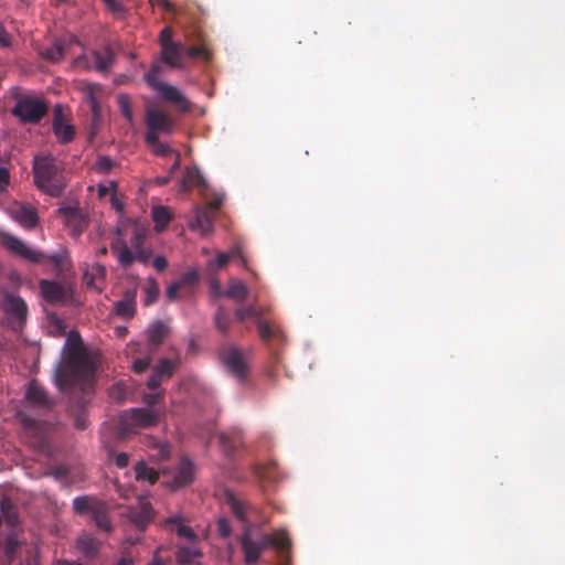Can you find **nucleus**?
<instances>
[{
	"instance_id": "1",
	"label": "nucleus",
	"mask_w": 565,
	"mask_h": 565,
	"mask_svg": "<svg viewBox=\"0 0 565 565\" xmlns=\"http://www.w3.org/2000/svg\"><path fill=\"white\" fill-rule=\"evenodd\" d=\"M96 367V356L89 351L78 332L70 331L61 362L55 370V383L61 391L90 390Z\"/></svg>"
},
{
	"instance_id": "2",
	"label": "nucleus",
	"mask_w": 565,
	"mask_h": 565,
	"mask_svg": "<svg viewBox=\"0 0 565 565\" xmlns=\"http://www.w3.org/2000/svg\"><path fill=\"white\" fill-rule=\"evenodd\" d=\"M224 501L236 519L243 523L239 542L244 553V562L247 565L255 564L269 546L279 552H285L290 547V539L284 530L270 535L263 534L257 525L248 523L252 510L234 493L226 491Z\"/></svg>"
},
{
	"instance_id": "3",
	"label": "nucleus",
	"mask_w": 565,
	"mask_h": 565,
	"mask_svg": "<svg viewBox=\"0 0 565 565\" xmlns=\"http://www.w3.org/2000/svg\"><path fill=\"white\" fill-rule=\"evenodd\" d=\"M34 182L36 186L51 196H60L66 185L62 163L51 154H39L33 162Z\"/></svg>"
},
{
	"instance_id": "4",
	"label": "nucleus",
	"mask_w": 565,
	"mask_h": 565,
	"mask_svg": "<svg viewBox=\"0 0 565 565\" xmlns=\"http://www.w3.org/2000/svg\"><path fill=\"white\" fill-rule=\"evenodd\" d=\"M163 408L139 407L124 412L119 417V434L125 437L137 429L147 428L158 424Z\"/></svg>"
},
{
	"instance_id": "5",
	"label": "nucleus",
	"mask_w": 565,
	"mask_h": 565,
	"mask_svg": "<svg viewBox=\"0 0 565 565\" xmlns=\"http://www.w3.org/2000/svg\"><path fill=\"white\" fill-rule=\"evenodd\" d=\"M160 71L161 67L159 65H153L151 70L145 74V81L158 93L161 99L173 104L181 111H186L190 106L188 98L178 87L160 81Z\"/></svg>"
},
{
	"instance_id": "6",
	"label": "nucleus",
	"mask_w": 565,
	"mask_h": 565,
	"mask_svg": "<svg viewBox=\"0 0 565 565\" xmlns=\"http://www.w3.org/2000/svg\"><path fill=\"white\" fill-rule=\"evenodd\" d=\"M40 291L43 299L53 306L76 303L75 290L68 281L40 280Z\"/></svg>"
},
{
	"instance_id": "7",
	"label": "nucleus",
	"mask_w": 565,
	"mask_h": 565,
	"mask_svg": "<svg viewBox=\"0 0 565 565\" xmlns=\"http://www.w3.org/2000/svg\"><path fill=\"white\" fill-rule=\"evenodd\" d=\"M47 109L49 107L44 99L33 96H22L12 108V114L23 124H34L39 122L44 117Z\"/></svg>"
},
{
	"instance_id": "8",
	"label": "nucleus",
	"mask_w": 565,
	"mask_h": 565,
	"mask_svg": "<svg viewBox=\"0 0 565 565\" xmlns=\"http://www.w3.org/2000/svg\"><path fill=\"white\" fill-rule=\"evenodd\" d=\"M1 306L7 326L13 331H21L28 316L25 301L14 294L4 292Z\"/></svg>"
},
{
	"instance_id": "9",
	"label": "nucleus",
	"mask_w": 565,
	"mask_h": 565,
	"mask_svg": "<svg viewBox=\"0 0 565 565\" xmlns=\"http://www.w3.org/2000/svg\"><path fill=\"white\" fill-rule=\"evenodd\" d=\"M115 61L114 52L109 47L103 51H92L89 54H83L75 58L74 65L77 68L107 72Z\"/></svg>"
},
{
	"instance_id": "10",
	"label": "nucleus",
	"mask_w": 565,
	"mask_h": 565,
	"mask_svg": "<svg viewBox=\"0 0 565 565\" xmlns=\"http://www.w3.org/2000/svg\"><path fill=\"white\" fill-rule=\"evenodd\" d=\"M146 136H157L160 134L170 135L173 131V119L163 110L149 107L146 110Z\"/></svg>"
},
{
	"instance_id": "11",
	"label": "nucleus",
	"mask_w": 565,
	"mask_h": 565,
	"mask_svg": "<svg viewBox=\"0 0 565 565\" xmlns=\"http://www.w3.org/2000/svg\"><path fill=\"white\" fill-rule=\"evenodd\" d=\"M1 243L11 253L31 263L39 264L45 258L42 252L30 247L25 242L9 233L1 235Z\"/></svg>"
},
{
	"instance_id": "12",
	"label": "nucleus",
	"mask_w": 565,
	"mask_h": 565,
	"mask_svg": "<svg viewBox=\"0 0 565 565\" xmlns=\"http://www.w3.org/2000/svg\"><path fill=\"white\" fill-rule=\"evenodd\" d=\"M10 217L24 228H33L39 216L34 207L23 203H14L8 209Z\"/></svg>"
},
{
	"instance_id": "13",
	"label": "nucleus",
	"mask_w": 565,
	"mask_h": 565,
	"mask_svg": "<svg viewBox=\"0 0 565 565\" xmlns=\"http://www.w3.org/2000/svg\"><path fill=\"white\" fill-rule=\"evenodd\" d=\"M222 360L228 371L239 381L244 380L247 374V363L241 351L237 349H228L223 355Z\"/></svg>"
},
{
	"instance_id": "14",
	"label": "nucleus",
	"mask_w": 565,
	"mask_h": 565,
	"mask_svg": "<svg viewBox=\"0 0 565 565\" xmlns=\"http://www.w3.org/2000/svg\"><path fill=\"white\" fill-rule=\"evenodd\" d=\"M150 257H151L150 249L142 248V247L131 249L125 244V242H122V247L118 252V262L125 268L130 267L135 260H138V262L147 265L150 260Z\"/></svg>"
},
{
	"instance_id": "15",
	"label": "nucleus",
	"mask_w": 565,
	"mask_h": 565,
	"mask_svg": "<svg viewBox=\"0 0 565 565\" xmlns=\"http://www.w3.org/2000/svg\"><path fill=\"white\" fill-rule=\"evenodd\" d=\"M184 50L185 46L181 42L167 43L161 49V60L172 68H183Z\"/></svg>"
},
{
	"instance_id": "16",
	"label": "nucleus",
	"mask_w": 565,
	"mask_h": 565,
	"mask_svg": "<svg viewBox=\"0 0 565 565\" xmlns=\"http://www.w3.org/2000/svg\"><path fill=\"white\" fill-rule=\"evenodd\" d=\"M175 364L168 360L163 359L160 363L153 369L150 379L147 382V386L150 391L158 390L160 384L163 381H167L173 374Z\"/></svg>"
},
{
	"instance_id": "17",
	"label": "nucleus",
	"mask_w": 565,
	"mask_h": 565,
	"mask_svg": "<svg viewBox=\"0 0 565 565\" xmlns=\"http://www.w3.org/2000/svg\"><path fill=\"white\" fill-rule=\"evenodd\" d=\"M53 130L61 142H68L74 137V128L65 122L63 109L60 105L54 109Z\"/></svg>"
},
{
	"instance_id": "18",
	"label": "nucleus",
	"mask_w": 565,
	"mask_h": 565,
	"mask_svg": "<svg viewBox=\"0 0 565 565\" xmlns=\"http://www.w3.org/2000/svg\"><path fill=\"white\" fill-rule=\"evenodd\" d=\"M160 472L164 473L166 471L160 468H156L152 465V460L146 461L140 460L135 465V473L136 480L141 482H147L148 484H154L159 478Z\"/></svg>"
},
{
	"instance_id": "19",
	"label": "nucleus",
	"mask_w": 565,
	"mask_h": 565,
	"mask_svg": "<svg viewBox=\"0 0 565 565\" xmlns=\"http://www.w3.org/2000/svg\"><path fill=\"white\" fill-rule=\"evenodd\" d=\"M194 478V466L188 458H182L178 465L171 487L182 488L189 484Z\"/></svg>"
},
{
	"instance_id": "20",
	"label": "nucleus",
	"mask_w": 565,
	"mask_h": 565,
	"mask_svg": "<svg viewBox=\"0 0 565 565\" xmlns=\"http://www.w3.org/2000/svg\"><path fill=\"white\" fill-rule=\"evenodd\" d=\"M194 213L195 215L190 222V227L201 235H206L212 232L213 225L209 212L204 209L196 207Z\"/></svg>"
},
{
	"instance_id": "21",
	"label": "nucleus",
	"mask_w": 565,
	"mask_h": 565,
	"mask_svg": "<svg viewBox=\"0 0 565 565\" xmlns=\"http://www.w3.org/2000/svg\"><path fill=\"white\" fill-rule=\"evenodd\" d=\"M164 526L174 529L180 537L189 541H193L195 539L194 532L191 527L184 524V519L179 513L169 516L164 522Z\"/></svg>"
},
{
	"instance_id": "22",
	"label": "nucleus",
	"mask_w": 565,
	"mask_h": 565,
	"mask_svg": "<svg viewBox=\"0 0 565 565\" xmlns=\"http://www.w3.org/2000/svg\"><path fill=\"white\" fill-rule=\"evenodd\" d=\"M25 397L38 407H49L51 405L46 392L34 381L30 383Z\"/></svg>"
},
{
	"instance_id": "23",
	"label": "nucleus",
	"mask_w": 565,
	"mask_h": 565,
	"mask_svg": "<svg viewBox=\"0 0 565 565\" xmlns=\"http://www.w3.org/2000/svg\"><path fill=\"white\" fill-rule=\"evenodd\" d=\"M60 214H63L66 217V225L72 228L74 235H78L84 231L85 220L78 214V212L73 207H61L58 210Z\"/></svg>"
},
{
	"instance_id": "24",
	"label": "nucleus",
	"mask_w": 565,
	"mask_h": 565,
	"mask_svg": "<svg viewBox=\"0 0 565 565\" xmlns=\"http://www.w3.org/2000/svg\"><path fill=\"white\" fill-rule=\"evenodd\" d=\"M241 253H242V250H241V247H238V246L233 247L227 253H221L215 258L207 260L206 269L210 273H215L216 270L225 267L232 258H234L236 256H241Z\"/></svg>"
},
{
	"instance_id": "25",
	"label": "nucleus",
	"mask_w": 565,
	"mask_h": 565,
	"mask_svg": "<svg viewBox=\"0 0 565 565\" xmlns=\"http://www.w3.org/2000/svg\"><path fill=\"white\" fill-rule=\"evenodd\" d=\"M106 269L100 264H94L84 273V281L88 287L102 290L100 281L104 279Z\"/></svg>"
},
{
	"instance_id": "26",
	"label": "nucleus",
	"mask_w": 565,
	"mask_h": 565,
	"mask_svg": "<svg viewBox=\"0 0 565 565\" xmlns=\"http://www.w3.org/2000/svg\"><path fill=\"white\" fill-rule=\"evenodd\" d=\"M249 295L248 287L239 279L232 278L228 281V288L224 291V296L235 301H243Z\"/></svg>"
},
{
	"instance_id": "27",
	"label": "nucleus",
	"mask_w": 565,
	"mask_h": 565,
	"mask_svg": "<svg viewBox=\"0 0 565 565\" xmlns=\"http://www.w3.org/2000/svg\"><path fill=\"white\" fill-rule=\"evenodd\" d=\"M204 188L205 180L201 171L196 167L186 168L181 183V190L185 191L189 188Z\"/></svg>"
},
{
	"instance_id": "28",
	"label": "nucleus",
	"mask_w": 565,
	"mask_h": 565,
	"mask_svg": "<svg viewBox=\"0 0 565 565\" xmlns=\"http://www.w3.org/2000/svg\"><path fill=\"white\" fill-rule=\"evenodd\" d=\"M100 501L89 495L77 497L73 500V509L77 514H92Z\"/></svg>"
},
{
	"instance_id": "29",
	"label": "nucleus",
	"mask_w": 565,
	"mask_h": 565,
	"mask_svg": "<svg viewBox=\"0 0 565 565\" xmlns=\"http://www.w3.org/2000/svg\"><path fill=\"white\" fill-rule=\"evenodd\" d=\"M153 516V511L149 502L140 501L139 511L134 512L131 515L132 522L137 527L143 529Z\"/></svg>"
},
{
	"instance_id": "30",
	"label": "nucleus",
	"mask_w": 565,
	"mask_h": 565,
	"mask_svg": "<svg viewBox=\"0 0 565 565\" xmlns=\"http://www.w3.org/2000/svg\"><path fill=\"white\" fill-rule=\"evenodd\" d=\"M100 546V542L87 533H83L77 539V547L86 556L95 555Z\"/></svg>"
},
{
	"instance_id": "31",
	"label": "nucleus",
	"mask_w": 565,
	"mask_h": 565,
	"mask_svg": "<svg viewBox=\"0 0 565 565\" xmlns=\"http://www.w3.org/2000/svg\"><path fill=\"white\" fill-rule=\"evenodd\" d=\"M90 515L99 530L105 532H109L111 530V522L109 520L107 508L104 503L100 502Z\"/></svg>"
},
{
	"instance_id": "32",
	"label": "nucleus",
	"mask_w": 565,
	"mask_h": 565,
	"mask_svg": "<svg viewBox=\"0 0 565 565\" xmlns=\"http://www.w3.org/2000/svg\"><path fill=\"white\" fill-rule=\"evenodd\" d=\"M145 141L156 156L167 157L177 152L168 143L162 142L157 136H145Z\"/></svg>"
},
{
	"instance_id": "33",
	"label": "nucleus",
	"mask_w": 565,
	"mask_h": 565,
	"mask_svg": "<svg viewBox=\"0 0 565 565\" xmlns=\"http://www.w3.org/2000/svg\"><path fill=\"white\" fill-rule=\"evenodd\" d=\"M166 334L167 327L161 321L151 323L147 330L148 340L153 347L159 345L164 339Z\"/></svg>"
},
{
	"instance_id": "34",
	"label": "nucleus",
	"mask_w": 565,
	"mask_h": 565,
	"mask_svg": "<svg viewBox=\"0 0 565 565\" xmlns=\"http://www.w3.org/2000/svg\"><path fill=\"white\" fill-rule=\"evenodd\" d=\"M41 54L44 58H46L50 62L56 63V62L61 61L65 55L64 41L63 40L55 41V43L52 46L44 49L41 52Z\"/></svg>"
},
{
	"instance_id": "35",
	"label": "nucleus",
	"mask_w": 565,
	"mask_h": 565,
	"mask_svg": "<svg viewBox=\"0 0 565 565\" xmlns=\"http://www.w3.org/2000/svg\"><path fill=\"white\" fill-rule=\"evenodd\" d=\"M201 556L195 546H180L177 552V561L180 564H193Z\"/></svg>"
},
{
	"instance_id": "36",
	"label": "nucleus",
	"mask_w": 565,
	"mask_h": 565,
	"mask_svg": "<svg viewBox=\"0 0 565 565\" xmlns=\"http://www.w3.org/2000/svg\"><path fill=\"white\" fill-rule=\"evenodd\" d=\"M152 218L156 223V230L158 232L163 231V228L168 225L171 220V214L169 210L164 206H154L152 209Z\"/></svg>"
},
{
	"instance_id": "37",
	"label": "nucleus",
	"mask_w": 565,
	"mask_h": 565,
	"mask_svg": "<svg viewBox=\"0 0 565 565\" xmlns=\"http://www.w3.org/2000/svg\"><path fill=\"white\" fill-rule=\"evenodd\" d=\"M115 312L122 318H131L135 313L134 298L127 296L125 299L119 300L115 305Z\"/></svg>"
},
{
	"instance_id": "38",
	"label": "nucleus",
	"mask_w": 565,
	"mask_h": 565,
	"mask_svg": "<svg viewBox=\"0 0 565 565\" xmlns=\"http://www.w3.org/2000/svg\"><path fill=\"white\" fill-rule=\"evenodd\" d=\"M52 262L54 269L58 273L63 271L68 263V252L65 248H61L54 254L47 256Z\"/></svg>"
},
{
	"instance_id": "39",
	"label": "nucleus",
	"mask_w": 565,
	"mask_h": 565,
	"mask_svg": "<svg viewBox=\"0 0 565 565\" xmlns=\"http://www.w3.org/2000/svg\"><path fill=\"white\" fill-rule=\"evenodd\" d=\"M162 398H163V391H160V390L151 391L150 393H146L142 396V401L147 405L146 407H150V408H158L157 406L160 404ZM160 408L164 409L163 406H161Z\"/></svg>"
},
{
	"instance_id": "40",
	"label": "nucleus",
	"mask_w": 565,
	"mask_h": 565,
	"mask_svg": "<svg viewBox=\"0 0 565 565\" xmlns=\"http://www.w3.org/2000/svg\"><path fill=\"white\" fill-rule=\"evenodd\" d=\"M118 105L124 117L131 122L132 121V110L131 103L128 95L120 94L118 96Z\"/></svg>"
},
{
	"instance_id": "41",
	"label": "nucleus",
	"mask_w": 565,
	"mask_h": 565,
	"mask_svg": "<svg viewBox=\"0 0 565 565\" xmlns=\"http://www.w3.org/2000/svg\"><path fill=\"white\" fill-rule=\"evenodd\" d=\"M259 315H260V312L255 306L238 308L235 311L236 319L239 321H244L246 318H257L258 319Z\"/></svg>"
},
{
	"instance_id": "42",
	"label": "nucleus",
	"mask_w": 565,
	"mask_h": 565,
	"mask_svg": "<svg viewBox=\"0 0 565 565\" xmlns=\"http://www.w3.org/2000/svg\"><path fill=\"white\" fill-rule=\"evenodd\" d=\"M115 166V161L108 157H99L95 162V170L99 173H108Z\"/></svg>"
},
{
	"instance_id": "43",
	"label": "nucleus",
	"mask_w": 565,
	"mask_h": 565,
	"mask_svg": "<svg viewBox=\"0 0 565 565\" xmlns=\"http://www.w3.org/2000/svg\"><path fill=\"white\" fill-rule=\"evenodd\" d=\"M215 324L216 328L223 332L226 331L230 326V319L222 308L217 309V312L215 315Z\"/></svg>"
},
{
	"instance_id": "44",
	"label": "nucleus",
	"mask_w": 565,
	"mask_h": 565,
	"mask_svg": "<svg viewBox=\"0 0 565 565\" xmlns=\"http://www.w3.org/2000/svg\"><path fill=\"white\" fill-rule=\"evenodd\" d=\"M158 295H159V288H158V286L156 285L154 281H151L149 284V286L146 288L145 305L149 306L152 302H154L156 299L158 298Z\"/></svg>"
},
{
	"instance_id": "45",
	"label": "nucleus",
	"mask_w": 565,
	"mask_h": 565,
	"mask_svg": "<svg viewBox=\"0 0 565 565\" xmlns=\"http://www.w3.org/2000/svg\"><path fill=\"white\" fill-rule=\"evenodd\" d=\"M198 280H199L198 271L195 269H191L188 273H185L178 281L181 282L182 287H184L188 285L189 286L195 285L198 282Z\"/></svg>"
},
{
	"instance_id": "46",
	"label": "nucleus",
	"mask_w": 565,
	"mask_h": 565,
	"mask_svg": "<svg viewBox=\"0 0 565 565\" xmlns=\"http://www.w3.org/2000/svg\"><path fill=\"white\" fill-rule=\"evenodd\" d=\"M19 546V541L14 535H9L6 540V554L8 558H11Z\"/></svg>"
},
{
	"instance_id": "47",
	"label": "nucleus",
	"mask_w": 565,
	"mask_h": 565,
	"mask_svg": "<svg viewBox=\"0 0 565 565\" xmlns=\"http://www.w3.org/2000/svg\"><path fill=\"white\" fill-rule=\"evenodd\" d=\"M145 238V232L138 227L134 230V236L130 239V245L132 249L141 247Z\"/></svg>"
},
{
	"instance_id": "48",
	"label": "nucleus",
	"mask_w": 565,
	"mask_h": 565,
	"mask_svg": "<svg viewBox=\"0 0 565 565\" xmlns=\"http://www.w3.org/2000/svg\"><path fill=\"white\" fill-rule=\"evenodd\" d=\"M149 365H150L149 358H138L132 362V370L136 373H142L149 367Z\"/></svg>"
},
{
	"instance_id": "49",
	"label": "nucleus",
	"mask_w": 565,
	"mask_h": 565,
	"mask_svg": "<svg viewBox=\"0 0 565 565\" xmlns=\"http://www.w3.org/2000/svg\"><path fill=\"white\" fill-rule=\"evenodd\" d=\"M231 526L225 518H220L217 520V532L222 537H227L231 534Z\"/></svg>"
},
{
	"instance_id": "50",
	"label": "nucleus",
	"mask_w": 565,
	"mask_h": 565,
	"mask_svg": "<svg viewBox=\"0 0 565 565\" xmlns=\"http://www.w3.org/2000/svg\"><path fill=\"white\" fill-rule=\"evenodd\" d=\"M181 288H182V285L179 281H175V282L171 284L167 288V291H166V295H167L168 299L171 300V301L177 300L179 298V291H180Z\"/></svg>"
},
{
	"instance_id": "51",
	"label": "nucleus",
	"mask_w": 565,
	"mask_h": 565,
	"mask_svg": "<svg viewBox=\"0 0 565 565\" xmlns=\"http://www.w3.org/2000/svg\"><path fill=\"white\" fill-rule=\"evenodd\" d=\"M184 55H188L190 57H200V56L207 57L205 50L198 45H192L189 47L185 46Z\"/></svg>"
},
{
	"instance_id": "52",
	"label": "nucleus",
	"mask_w": 565,
	"mask_h": 565,
	"mask_svg": "<svg viewBox=\"0 0 565 565\" xmlns=\"http://www.w3.org/2000/svg\"><path fill=\"white\" fill-rule=\"evenodd\" d=\"M258 332H259V335L262 337V339H269L273 337L274 332L271 330V328L263 320H258Z\"/></svg>"
},
{
	"instance_id": "53",
	"label": "nucleus",
	"mask_w": 565,
	"mask_h": 565,
	"mask_svg": "<svg viewBox=\"0 0 565 565\" xmlns=\"http://www.w3.org/2000/svg\"><path fill=\"white\" fill-rule=\"evenodd\" d=\"M156 448L158 449V455H157V459L158 461L159 460H164L169 457L170 455V447L168 444L166 443H156Z\"/></svg>"
},
{
	"instance_id": "54",
	"label": "nucleus",
	"mask_w": 565,
	"mask_h": 565,
	"mask_svg": "<svg viewBox=\"0 0 565 565\" xmlns=\"http://www.w3.org/2000/svg\"><path fill=\"white\" fill-rule=\"evenodd\" d=\"M167 43H175V41L172 39V30L170 28H164L160 32V45H161V49Z\"/></svg>"
},
{
	"instance_id": "55",
	"label": "nucleus",
	"mask_w": 565,
	"mask_h": 565,
	"mask_svg": "<svg viewBox=\"0 0 565 565\" xmlns=\"http://www.w3.org/2000/svg\"><path fill=\"white\" fill-rule=\"evenodd\" d=\"M9 170L4 167H0V191H3L9 184Z\"/></svg>"
},
{
	"instance_id": "56",
	"label": "nucleus",
	"mask_w": 565,
	"mask_h": 565,
	"mask_svg": "<svg viewBox=\"0 0 565 565\" xmlns=\"http://www.w3.org/2000/svg\"><path fill=\"white\" fill-rule=\"evenodd\" d=\"M149 2H150L151 6H159L163 10H166L168 12H173L174 11L173 4L170 1H168V0H149Z\"/></svg>"
},
{
	"instance_id": "57",
	"label": "nucleus",
	"mask_w": 565,
	"mask_h": 565,
	"mask_svg": "<svg viewBox=\"0 0 565 565\" xmlns=\"http://www.w3.org/2000/svg\"><path fill=\"white\" fill-rule=\"evenodd\" d=\"M115 462L118 468H125L129 463V455L127 452H119L115 457Z\"/></svg>"
},
{
	"instance_id": "58",
	"label": "nucleus",
	"mask_w": 565,
	"mask_h": 565,
	"mask_svg": "<svg viewBox=\"0 0 565 565\" xmlns=\"http://www.w3.org/2000/svg\"><path fill=\"white\" fill-rule=\"evenodd\" d=\"M11 44V38L2 24H0V46L8 47Z\"/></svg>"
},
{
	"instance_id": "59",
	"label": "nucleus",
	"mask_w": 565,
	"mask_h": 565,
	"mask_svg": "<svg viewBox=\"0 0 565 565\" xmlns=\"http://www.w3.org/2000/svg\"><path fill=\"white\" fill-rule=\"evenodd\" d=\"M168 265L167 259L163 256H156L152 260V266L158 270L162 271Z\"/></svg>"
},
{
	"instance_id": "60",
	"label": "nucleus",
	"mask_w": 565,
	"mask_h": 565,
	"mask_svg": "<svg viewBox=\"0 0 565 565\" xmlns=\"http://www.w3.org/2000/svg\"><path fill=\"white\" fill-rule=\"evenodd\" d=\"M210 290L213 295L217 297L224 296V291L221 290L220 282L216 279L211 280Z\"/></svg>"
},
{
	"instance_id": "61",
	"label": "nucleus",
	"mask_w": 565,
	"mask_h": 565,
	"mask_svg": "<svg viewBox=\"0 0 565 565\" xmlns=\"http://www.w3.org/2000/svg\"><path fill=\"white\" fill-rule=\"evenodd\" d=\"M110 203H111V206L118 211V212H121L122 209H124V203L121 202V200L116 195V192H114L111 194V198H110Z\"/></svg>"
},
{
	"instance_id": "62",
	"label": "nucleus",
	"mask_w": 565,
	"mask_h": 565,
	"mask_svg": "<svg viewBox=\"0 0 565 565\" xmlns=\"http://www.w3.org/2000/svg\"><path fill=\"white\" fill-rule=\"evenodd\" d=\"M103 1L108 7V9L111 10L113 12H120L122 9L120 3L117 0H103Z\"/></svg>"
},
{
	"instance_id": "63",
	"label": "nucleus",
	"mask_w": 565,
	"mask_h": 565,
	"mask_svg": "<svg viewBox=\"0 0 565 565\" xmlns=\"http://www.w3.org/2000/svg\"><path fill=\"white\" fill-rule=\"evenodd\" d=\"M115 188H116L115 182H110L109 185H99V189H98L99 195L104 196L107 193H109L110 191L115 192Z\"/></svg>"
},
{
	"instance_id": "64",
	"label": "nucleus",
	"mask_w": 565,
	"mask_h": 565,
	"mask_svg": "<svg viewBox=\"0 0 565 565\" xmlns=\"http://www.w3.org/2000/svg\"><path fill=\"white\" fill-rule=\"evenodd\" d=\"M174 162L173 164L171 166L170 170H169V174L172 175L175 171H178L180 169V166H181V156L179 152H175L174 153Z\"/></svg>"
}]
</instances>
